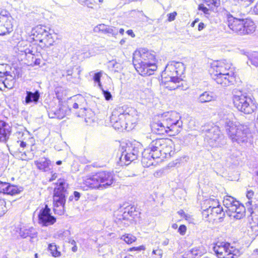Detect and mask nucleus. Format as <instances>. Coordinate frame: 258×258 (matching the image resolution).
I'll return each instance as SVG.
<instances>
[{
  "label": "nucleus",
  "instance_id": "1",
  "mask_svg": "<svg viewBox=\"0 0 258 258\" xmlns=\"http://www.w3.org/2000/svg\"><path fill=\"white\" fill-rule=\"evenodd\" d=\"M209 71L212 79L221 86L225 87L234 84V69L229 61L222 60L213 62Z\"/></svg>",
  "mask_w": 258,
  "mask_h": 258
},
{
  "label": "nucleus",
  "instance_id": "2",
  "mask_svg": "<svg viewBox=\"0 0 258 258\" xmlns=\"http://www.w3.org/2000/svg\"><path fill=\"white\" fill-rule=\"evenodd\" d=\"M182 126V121L179 114L174 111L162 114L160 120L154 121L151 125L152 132L156 134L164 135L171 132L178 134Z\"/></svg>",
  "mask_w": 258,
  "mask_h": 258
},
{
  "label": "nucleus",
  "instance_id": "3",
  "mask_svg": "<svg viewBox=\"0 0 258 258\" xmlns=\"http://www.w3.org/2000/svg\"><path fill=\"white\" fill-rule=\"evenodd\" d=\"M227 116L223 117V122L225 132L232 142L238 144L250 142L252 135L247 126L234 123L231 120L233 116L232 113H229Z\"/></svg>",
  "mask_w": 258,
  "mask_h": 258
},
{
  "label": "nucleus",
  "instance_id": "4",
  "mask_svg": "<svg viewBox=\"0 0 258 258\" xmlns=\"http://www.w3.org/2000/svg\"><path fill=\"white\" fill-rule=\"evenodd\" d=\"M241 13L227 15V25L234 33L244 35L253 33L255 30V25L250 19H244Z\"/></svg>",
  "mask_w": 258,
  "mask_h": 258
},
{
  "label": "nucleus",
  "instance_id": "5",
  "mask_svg": "<svg viewBox=\"0 0 258 258\" xmlns=\"http://www.w3.org/2000/svg\"><path fill=\"white\" fill-rule=\"evenodd\" d=\"M53 190V205L55 214L62 215L65 211L66 197L68 196V184L63 179H59Z\"/></svg>",
  "mask_w": 258,
  "mask_h": 258
},
{
  "label": "nucleus",
  "instance_id": "6",
  "mask_svg": "<svg viewBox=\"0 0 258 258\" xmlns=\"http://www.w3.org/2000/svg\"><path fill=\"white\" fill-rule=\"evenodd\" d=\"M84 182L90 188H98L102 186L111 185L113 182V176L107 172L102 171L87 176Z\"/></svg>",
  "mask_w": 258,
  "mask_h": 258
},
{
  "label": "nucleus",
  "instance_id": "7",
  "mask_svg": "<svg viewBox=\"0 0 258 258\" xmlns=\"http://www.w3.org/2000/svg\"><path fill=\"white\" fill-rule=\"evenodd\" d=\"M223 205L227 209L226 213L230 217L239 220L245 216V208L238 201L231 196H226L224 198Z\"/></svg>",
  "mask_w": 258,
  "mask_h": 258
},
{
  "label": "nucleus",
  "instance_id": "8",
  "mask_svg": "<svg viewBox=\"0 0 258 258\" xmlns=\"http://www.w3.org/2000/svg\"><path fill=\"white\" fill-rule=\"evenodd\" d=\"M233 101L234 106L245 114H250L256 109V106L251 98L241 92L234 95Z\"/></svg>",
  "mask_w": 258,
  "mask_h": 258
},
{
  "label": "nucleus",
  "instance_id": "9",
  "mask_svg": "<svg viewBox=\"0 0 258 258\" xmlns=\"http://www.w3.org/2000/svg\"><path fill=\"white\" fill-rule=\"evenodd\" d=\"M133 62L136 71L143 76L152 75L157 69L155 64L149 62L136 51L133 54Z\"/></svg>",
  "mask_w": 258,
  "mask_h": 258
},
{
  "label": "nucleus",
  "instance_id": "10",
  "mask_svg": "<svg viewBox=\"0 0 258 258\" xmlns=\"http://www.w3.org/2000/svg\"><path fill=\"white\" fill-rule=\"evenodd\" d=\"M213 251L218 258H237L240 252L239 249L225 242H218L213 247Z\"/></svg>",
  "mask_w": 258,
  "mask_h": 258
},
{
  "label": "nucleus",
  "instance_id": "11",
  "mask_svg": "<svg viewBox=\"0 0 258 258\" xmlns=\"http://www.w3.org/2000/svg\"><path fill=\"white\" fill-rule=\"evenodd\" d=\"M204 132L205 140L212 147H220L226 144V139L218 126H213Z\"/></svg>",
  "mask_w": 258,
  "mask_h": 258
},
{
  "label": "nucleus",
  "instance_id": "12",
  "mask_svg": "<svg viewBox=\"0 0 258 258\" xmlns=\"http://www.w3.org/2000/svg\"><path fill=\"white\" fill-rule=\"evenodd\" d=\"M118 114H119L118 115L119 120H125V122L129 123V125H127L128 130H131L134 127V124L138 119L137 111L134 108L125 106L119 107L114 110V116H116Z\"/></svg>",
  "mask_w": 258,
  "mask_h": 258
},
{
  "label": "nucleus",
  "instance_id": "13",
  "mask_svg": "<svg viewBox=\"0 0 258 258\" xmlns=\"http://www.w3.org/2000/svg\"><path fill=\"white\" fill-rule=\"evenodd\" d=\"M32 34L34 39L40 42H43L45 46L48 47L54 42L51 35L41 26H37L33 29Z\"/></svg>",
  "mask_w": 258,
  "mask_h": 258
},
{
  "label": "nucleus",
  "instance_id": "14",
  "mask_svg": "<svg viewBox=\"0 0 258 258\" xmlns=\"http://www.w3.org/2000/svg\"><path fill=\"white\" fill-rule=\"evenodd\" d=\"M185 70V67L183 63L181 62L172 61L170 63L167 65L165 69L166 72L168 71H173L175 76H171L170 80L174 83H179L181 80L179 77L181 76Z\"/></svg>",
  "mask_w": 258,
  "mask_h": 258
},
{
  "label": "nucleus",
  "instance_id": "15",
  "mask_svg": "<svg viewBox=\"0 0 258 258\" xmlns=\"http://www.w3.org/2000/svg\"><path fill=\"white\" fill-rule=\"evenodd\" d=\"M50 209L46 205L41 209L38 214V223L42 226H48L53 225L56 222V218L50 214Z\"/></svg>",
  "mask_w": 258,
  "mask_h": 258
},
{
  "label": "nucleus",
  "instance_id": "16",
  "mask_svg": "<svg viewBox=\"0 0 258 258\" xmlns=\"http://www.w3.org/2000/svg\"><path fill=\"white\" fill-rule=\"evenodd\" d=\"M225 213L222 208L219 206L214 207V208L204 210L203 212V216L207 221L212 222L220 219L224 216Z\"/></svg>",
  "mask_w": 258,
  "mask_h": 258
},
{
  "label": "nucleus",
  "instance_id": "17",
  "mask_svg": "<svg viewBox=\"0 0 258 258\" xmlns=\"http://www.w3.org/2000/svg\"><path fill=\"white\" fill-rule=\"evenodd\" d=\"M47 112L49 118L62 119L70 114L71 109L67 105L59 104L58 108H49Z\"/></svg>",
  "mask_w": 258,
  "mask_h": 258
},
{
  "label": "nucleus",
  "instance_id": "18",
  "mask_svg": "<svg viewBox=\"0 0 258 258\" xmlns=\"http://www.w3.org/2000/svg\"><path fill=\"white\" fill-rule=\"evenodd\" d=\"M166 139H159L153 141L147 149L151 150V152L154 154L155 157H161L162 147L165 145Z\"/></svg>",
  "mask_w": 258,
  "mask_h": 258
},
{
  "label": "nucleus",
  "instance_id": "19",
  "mask_svg": "<svg viewBox=\"0 0 258 258\" xmlns=\"http://www.w3.org/2000/svg\"><path fill=\"white\" fill-rule=\"evenodd\" d=\"M13 30L11 22V17H3L2 22L0 23V35L4 36L9 34Z\"/></svg>",
  "mask_w": 258,
  "mask_h": 258
},
{
  "label": "nucleus",
  "instance_id": "20",
  "mask_svg": "<svg viewBox=\"0 0 258 258\" xmlns=\"http://www.w3.org/2000/svg\"><path fill=\"white\" fill-rule=\"evenodd\" d=\"M158 158L160 157H155L154 154L151 152V150L146 149L142 152V165L145 167H149L154 164V159Z\"/></svg>",
  "mask_w": 258,
  "mask_h": 258
},
{
  "label": "nucleus",
  "instance_id": "21",
  "mask_svg": "<svg viewBox=\"0 0 258 258\" xmlns=\"http://www.w3.org/2000/svg\"><path fill=\"white\" fill-rule=\"evenodd\" d=\"M174 143L172 140L166 139V141L165 145L162 147L161 151V156L160 158H167L173 155L174 151Z\"/></svg>",
  "mask_w": 258,
  "mask_h": 258
},
{
  "label": "nucleus",
  "instance_id": "22",
  "mask_svg": "<svg viewBox=\"0 0 258 258\" xmlns=\"http://www.w3.org/2000/svg\"><path fill=\"white\" fill-rule=\"evenodd\" d=\"M116 145L119 146V151L121 152V155L119 157V164L121 166H122L123 165H128L130 162H125V160H124V154H127L129 153H132V151H128V148L130 147V144L128 145L127 144L125 143H120L119 141H115Z\"/></svg>",
  "mask_w": 258,
  "mask_h": 258
},
{
  "label": "nucleus",
  "instance_id": "23",
  "mask_svg": "<svg viewBox=\"0 0 258 258\" xmlns=\"http://www.w3.org/2000/svg\"><path fill=\"white\" fill-rule=\"evenodd\" d=\"M11 127L6 122L0 120V142H6L11 134Z\"/></svg>",
  "mask_w": 258,
  "mask_h": 258
},
{
  "label": "nucleus",
  "instance_id": "24",
  "mask_svg": "<svg viewBox=\"0 0 258 258\" xmlns=\"http://www.w3.org/2000/svg\"><path fill=\"white\" fill-rule=\"evenodd\" d=\"M139 147L142 150L140 145H138V147L130 144V147L128 148V151H132L127 154H124V159L125 162H131L136 159L140 153Z\"/></svg>",
  "mask_w": 258,
  "mask_h": 258
},
{
  "label": "nucleus",
  "instance_id": "25",
  "mask_svg": "<svg viewBox=\"0 0 258 258\" xmlns=\"http://www.w3.org/2000/svg\"><path fill=\"white\" fill-rule=\"evenodd\" d=\"M34 164L37 168L43 172H47L51 170V161L47 158H41L34 161Z\"/></svg>",
  "mask_w": 258,
  "mask_h": 258
},
{
  "label": "nucleus",
  "instance_id": "26",
  "mask_svg": "<svg viewBox=\"0 0 258 258\" xmlns=\"http://www.w3.org/2000/svg\"><path fill=\"white\" fill-rule=\"evenodd\" d=\"M19 234L20 236L23 238L29 237L31 239H33L37 237L38 233L37 230L33 227H23L20 228Z\"/></svg>",
  "mask_w": 258,
  "mask_h": 258
},
{
  "label": "nucleus",
  "instance_id": "27",
  "mask_svg": "<svg viewBox=\"0 0 258 258\" xmlns=\"http://www.w3.org/2000/svg\"><path fill=\"white\" fill-rule=\"evenodd\" d=\"M25 102L26 104L34 103L36 104L40 98V92L38 90H35L34 92L27 91L26 92Z\"/></svg>",
  "mask_w": 258,
  "mask_h": 258
},
{
  "label": "nucleus",
  "instance_id": "28",
  "mask_svg": "<svg viewBox=\"0 0 258 258\" xmlns=\"http://www.w3.org/2000/svg\"><path fill=\"white\" fill-rule=\"evenodd\" d=\"M137 53L141 54L142 56L146 60L151 63L155 64V57L154 53L145 48H140L135 51Z\"/></svg>",
  "mask_w": 258,
  "mask_h": 258
},
{
  "label": "nucleus",
  "instance_id": "29",
  "mask_svg": "<svg viewBox=\"0 0 258 258\" xmlns=\"http://www.w3.org/2000/svg\"><path fill=\"white\" fill-rule=\"evenodd\" d=\"M216 98V96L213 92L205 91L200 95L198 98V101L199 103H205L215 100Z\"/></svg>",
  "mask_w": 258,
  "mask_h": 258
},
{
  "label": "nucleus",
  "instance_id": "30",
  "mask_svg": "<svg viewBox=\"0 0 258 258\" xmlns=\"http://www.w3.org/2000/svg\"><path fill=\"white\" fill-rule=\"evenodd\" d=\"M116 115V116H114V129L117 130L118 131H122L123 130H126L129 131L128 126L127 125H129L128 122H125L124 121V119L119 120L118 119V115Z\"/></svg>",
  "mask_w": 258,
  "mask_h": 258
},
{
  "label": "nucleus",
  "instance_id": "31",
  "mask_svg": "<svg viewBox=\"0 0 258 258\" xmlns=\"http://www.w3.org/2000/svg\"><path fill=\"white\" fill-rule=\"evenodd\" d=\"M113 29L109 26L104 24H100L95 26L93 29L95 33H99L101 34H111Z\"/></svg>",
  "mask_w": 258,
  "mask_h": 258
},
{
  "label": "nucleus",
  "instance_id": "32",
  "mask_svg": "<svg viewBox=\"0 0 258 258\" xmlns=\"http://www.w3.org/2000/svg\"><path fill=\"white\" fill-rule=\"evenodd\" d=\"M247 234L252 239L258 235V226L253 222L250 223L247 229Z\"/></svg>",
  "mask_w": 258,
  "mask_h": 258
},
{
  "label": "nucleus",
  "instance_id": "33",
  "mask_svg": "<svg viewBox=\"0 0 258 258\" xmlns=\"http://www.w3.org/2000/svg\"><path fill=\"white\" fill-rule=\"evenodd\" d=\"M124 211L121 216V217L117 218L118 220H121V219L124 220L127 218L128 215L132 217L134 215V213L136 212V208L134 206L131 205L125 206L124 208Z\"/></svg>",
  "mask_w": 258,
  "mask_h": 258
},
{
  "label": "nucleus",
  "instance_id": "34",
  "mask_svg": "<svg viewBox=\"0 0 258 258\" xmlns=\"http://www.w3.org/2000/svg\"><path fill=\"white\" fill-rule=\"evenodd\" d=\"M219 202L217 199L214 198H210L204 201L202 207L206 208L212 209L214 207L219 206Z\"/></svg>",
  "mask_w": 258,
  "mask_h": 258
},
{
  "label": "nucleus",
  "instance_id": "35",
  "mask_svg": "<svg viewBox=\"0 0 258 258\" xmlns=\"http://www.w3.org/2000/svg\"><path fill=\"white\" fill-rule=\"evenodd\" d=\"M7 189L8 192L7 195L13 196L19 194L22 190V188L18 187L16 185L9 183V186H8Z\"/></svg>",
  "mask_w": 258,
  "mask_h": 258
},
{
  "label": "nucleus",
  "instance_id": "36",
  "mask_svg": "<svg viewBox=\"0 0 258 258\" xmlns=\"http://www.w3.org/2000/svg\"><path fill=\"white\" fill-rule=\"evenodd\" d=\"M248 60L251 64L258 67V52L254 51L251 53L248 56Z\"/></svg>",
  "mask_w": 258,
  "mask_h": 258
},
{
  "label": "nucleus",
  "instance_id": "37",
  "mask_svg": "<svg viewBox=\"0 0 258 258\" xmlns=\"http://www.w3.org/2000/svg\"><path fill=\"white\" fill-rule=\"evenodd\" d=\"M48 248L53 256L58 257L60 256V252L57 250V247L54 243L49 244Z\"/></svg>",
  "mask_w": 258,
  "mask_h": 258
},
{
  "label": "nucleus",
  "instance_id": "38",
  "mask_svg": "<svg viewBox=\"0 0 258 258\" xmlns=\"http://www.w3.org/2000/svg\"><path fill=\"white\" fill-rule=\"evenodd\" d=\"M120 239L128 244L132 243L137 240V238L131 234H125L121 236Z\"/></svg>",
  "mask_w": 258,
  "mask_h": 258
},
{
  "label": "nucleus",
  "instance_id": "39",
  "mask_svg": "<svg viewBox=\"0 0 258 258\" xmlns=\"http://www.w3.org/2000/svg\"><path fill=\"white\" fill-rule=\"evenodd\" d=\"M28 44H29V42L25 41H22L18 43L17 44V49L19 54H23L24 53Z\"/></svg>",
  "mask_w": 258,
  "mask_h": 258
},
{
  "label": "nucleus",
  "instance_id": "40",
  "mask_svg": "<svg viewBox=\"0 0 258 258\" xmlns=\"http://www.w3.org/2000/svg\"><path fill=\"white\" fill-rule=\"evenodd\" d=\"M248 211L250 213L253 222L258 226V210L252 211L251 208H248Z\"/></svg>",
  "mask_w": 258,
  "mask_h": 258
},
{
  "label": "nucleus",
  "instance_id": "41",
  "mask_svg": "<svg viewBox=\"0 0 258 258\" xmlns=\"http://www.w3.org/2000/svg\"><path fill=\"white\" fill-rule=\"evenodd\" d=\"M206 5L210 8L213 7H218L220 5L219 0H204Z\"/></svg>",
  "mask_w": 258,
  "mask_h": 258
},
{
  "label": "nucleus",
  "instance_id": "42",
  "mask_svg": "<svg viewBox=\"0 0 258 258\" xmlns=\"http://www.w3.org/2000/svg\"><path fill=\"white\" fill-rule=\"evenodd\" d=\"M6 202L4 200H0V217L5 214L7 211Z\"/></svg>",
  "mask_w": 258,
  "mask_h": 258
},
{
  "label": "nucleus",
  "instance_id": "43",
  "mask_svg": "<svg viewBox=\"0 0 258 258\" xmlns=\"http://www.w3.org/2000/svg\"><path fill=\"white\" fill-rule=\"evenodd\" d=\"M102 76V73L98 72L94 74L93 76V80L95 83H96L98 84V86L101 88V84L100 82V79Z\"/></svg>",
  "mask_w": 258,
  "mask_h": 258
},
{
  "label": "nucleus",
  "instance_id": "44",
  "mask_svg": "<svg viewBox=\"0 0 258 258\" xmlns=\"http://www.w3.org/2000/svg\"><path fill=\"white\" fill-rule=\"evenodd\" d=\"M81 196L80 192L75 191L73 193V195H71L69 197L68 202H73L74 200L75 201H78Z\"/></svg>",
  "mask_w": 258,
  "mask_h": 258
},
{
  "label": "nucleus",
  "instance_id": "45",
  "mask_svg": "<svg viewBox=\"0 0 258 258\" xmlns=\"http://www.w3.org/2000/svg\"><path fill=\"white\" fill-rule=\"evenodd\" d=\"M153 258H161L163 254L162 250L160 249L153 250L152 253Z\"/></svg>",
  "mask_w": 258,
  "mask_h": 258
},
{
  "label": "nucleus",
  "instance_id": "46",
  "mask_svg": "<svg viewBox=\"0 0 258 258\" xmlns=\"http://www.w3.org/2000/svg\"><path fill=\"white\" fill-rule=\"evenodd\" d=\"M35 51L33 49V47L30 45V44L29 43L27 47H26V49H25V51L24 53L25 55H27L28 54H31L32 55H34Z\"/></svg>",
  "mask_w": 258,
  "mask_h": 258
},
{
  "label": "nucleus",
  "instance_id": "47",
  "mask_svg": "<svg viewBox=\"0 0 258 258\" xmlns=\"http://www.w3.org/2000/svg\"><path fill=\"white\" fill-rule=\"evenodd\" d=\"M10 16L8 12L5 10H0V23L2 22L3 17H8Z\"/></svg>",
  "mask_w": 258,
  "mask_h": 258
},
{
  "label": "nucleus",
  "instance_id": "48",
  "mask_svg": "<svg viewBox=\"0 0 258 258\" xmlns=\"http://www.w3.org/2000/svg\"><path fill=\"white\" fill-rule=\"evenodd\" d=\"M186 231V227L184 225H181L179 226L178 229V232L181 235H184Z\"/></svg>",
  "mask_w": 258,
  "mask_h": 258
},
{
  "label": "nucleus",
  "instance_id": "49",
  "mask_svg": "<svg viewBox=\"0 0 258 258\" xmlns=\"http://www.w3.org/2000/svg\"><path fill=\"white\" fill-rule=\"evenodd\" d=\"M198 10L203 11L205 14H209V9L205 7L204 4L199 5Z\"/></svg>",
  "mask_w": 258,
  "mask_h": 258
},
{
  "label": "nucleus",
  "instance_id": "50",
  "mask_svg": "<svg viewBox=\"0 0 258 258\" xmlns=\"http://www.w3.org/2000/svg\"><path fill=\"white\" fill-rule=\"evenodd\" d=\"M177 15V13L176 12H174L173 13H170L168 15V20L169 22H171L174 20L176 16Z\"/></svg>",
  "mask_w": 258,
  "mask_h": 258
},
{
  "label": "nucleus",
  "instance_id": "51",
  "mask_svg": "<svg viewBox=\"0 0 258 258\" xmlns=\"http://www.w3.org/2000/svg\"><path fill=\"white\" fill-rule=\"evenodd\" d=\"M112 115H113V114L112 112L111 114L109 116V117L105 120V124L106 126H113V124L112 123V121H111V117H112Z\"/></svg>",
  "mask_w": 258,
  "mask_h": 258
},
{
  "label": "nucleus",
  "instance_id": "52",
  "mask_svg": "<svg viewBox=\"0 0 258 258\" xmlns=\"http://www.w3.org/2000/svg\"><path fill=\"white\" fill-rule=\"evenodd\" d=\"M191 254L194 256H201L202 255V252L197 248H193L191 250Z\"/></svg>",
  "mask_w": 258,
  "mask_h": 258
},
{
  "label": "nucleus",
  "instance_id": "53",
  "mask_svg": "<svg viewBox=\"0 0 258 258\" xmlns=\"http://www.w3.org/2000/svg\"><path fill=\"white\" fill-rule=\"evenodd\" d=\"M103 94L106 100H107L110 99L112 97L111 93L107 91H103Z\"/></svg>",
  "mask_w": 258,
  "mask_h": 258
},
{
  "label": "nucleus",
  "instance_id": "54",
  "mask_svg": "<svg viewBox=\"0 0 258 258\" xmlns=\"http://www.w3.org/2000/svg\"><path fill=\"white\" fill-rule=\"evenodd\" d=\"M144 249H145V247L143 245L140 246H137V247H133L130 248V251H133V250L141 251V250H143Z\"/></svg>",
  "mask_w": 258,
  "mask_h": 258
},
{
  "label": "nucleus",
  "instance_id": "55",
  "mask_svg": "<svg viewBox=\"0 0 258 258\" xmlns=\"http://www.w3.org/2000/svg\"><path fill=\"white\" fill-rule=\"evenodd\" d=\"M51 176L50 178H49L48 181L49 182H52L53 180H54L57 177V174L55 172H53V171H51Z\"/></svg>",
  "mask_w": 258,
  "mask_h": 258
},
{
  "label": "nucleus",
  "instance_id": "56",
  "mask_svg": "<svg viewBox=\"0 0 258 258\" xmlns=\"http://www.w3.org/2000/svg\"><path fill=\"white\" fill-rule=\"evenodd\" d=\"M7 66L4 64H0V72H9L6 70Z\"/></svg>",
  "mask_w": 258,
  "mask_h": 258
},
{
  "label": "nucleus",
  "instance_id": "57",
  "mask_svg": "<svg viewBox=\"0 0 258 258\" xmlns=\"http://www.w3.org/2000/svg\"><path fill=\"white\" fill-rule=\"evenodd\" d=\"M254 194V192L252 190H248L247 191L246 193V197L248 198V199L249 200L250 199L252 198Z\"/></svg>",
  "mask_w": 258,
  "mask_h": 258
},
{
  "label": "nucleus",
  "instance_id": "58",
  "mask_svg": "<svg viewBox=\"0 0 258 258\" xmlns=\"http://www.w3.org/2000/svg\"><path fill=\"white\" fill-rule=\"evenodd\" d=\"M8 186H9V183L7 182H6V185L5 186H4V190L3 191H2V192L1 193H3L4 194H7V192H8Z\"/></svg>",
  "mask_w": 258,
  "mask_h": 258
},
{
  "label": "nucleus",
  "instance_id": "59",
  "mask_svg": "<svg viewBox=\"0 0 258 258\" xmlns=\"http://www.w3.org/2000/svg\"><path fill=\"white\" fill-rule=\"evenodd\" d=\"M205 27V25L204 24V23H202V22H201L199 24V25H198V30L199 31H201Z\"/></svg>",
  "mask_w": 258,
  "mask_h": 258
},
{
  "label": "nucleus",
  "instance_id": "60",
  "mask_svg": "<svg viewBox=\"0 0 258 258\" xmlns=\"http://www.w3.org/2000/svg\"><path fill=\"white\" fill-rule=\"evenodd\" d=\"M6 182H3L0 181V193L4 190V186H5Z\"/></svg>",
  "mask_w": 258,
  "mask_h": 258
},
{
  "label": "nucleus",
  "instance_id": "61",
  "mask_svg": "<svg viewBox=\"0 0 258 258\" xmlns=\"http://www.w3.org/2000/svg\"><path fill=\"white\" fill-rule=\"evenodd\" d=\"M177 213L181 217H184L185 216V213L182 210H180L178 211Z\"/></svg>",
  "mask_w": 258,
  "mask_h": 258
},
{
  "label": "nucleus",
  "instance_id": "62",
  "mask_svg": "<svg viewBox=\"0 0 258 258\" xmlns=\"http://www.w3.org/2000/svg\"><path fill=\"white\" fill-rule=\"evenodd\" d=\"M253 11L255 13V14L258 15V2H257L255 6L253 8Z\"/></svg>",
  "mask_w": 258,
  "mask_h": 258
},
{
  "label": "nucleus",
  "instance_id": "63",
  "mask_svg": "<svg viewBox=\"0 0 258 258\" xmlns=\"http://www.w3.org/2000/svg\"><path fill=\"white\" fill-rule=\"evenodd\" d=\"M17 142H20V146L21 148H24L26 146V143L23 141H18Z\"/></svg>",
  "mask_w": 258,
  "mask_h": 258
},
{
  "label": "nucleus",
  "instance_id": "64",
  "mask_svg": "<svg viewBox=\"0 0 258 258\" xmlns=\"http://www.w3.org/2000/svg\"><path fill=\"white\" fill-rule=\"evenodd\" d=\"M127 34L128 35H131L132 37H134L135 36V35L134 34L133 30H128L126 31Z\"/></svg>",
  "mask_w": 258,
  "mask_h": 258
}]
</instances>
